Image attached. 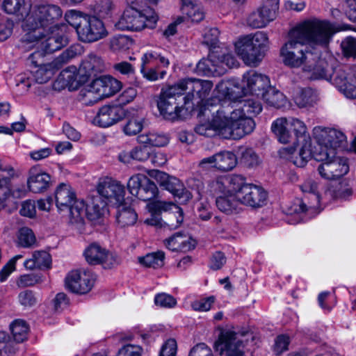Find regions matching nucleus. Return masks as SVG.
Wrapping results in <instances>:
<instances>
[{"label": "nucleus", "instance_id": "11", "mask_svg": "<svg viewBox=\"0 0 356 356\" xmlns=\"http://www.w3.org/2000/svg\"><path fill=\"white\" fill-rule=\"evenodd\" d=\"M170 65L169 60L156 51H148L144 54L141 58L140 73L148 81H155L163 79L165 74V70H159L161 67H168Z\"/></svg>", "mask_w": 356, "mask_h": 356}, {"label": "nucleus", "instance_id": "53", "mask_svg": "<svg viewBox=\"0 0 356 356\" xmlns=\"http://www.w3.org/2000/svg\"><path fill=\"white\" fill-rule=\"evenodd\" d=\"M115 6L111 0H99L94 7V13L102 18L111 15Z\"/></svg>", "mask_w": 356, "mask_h": 356}, {"label": "nucleus", "instance_id": "34", "mask_svg": "<svg viewBox=\"0 0 356 356\" xmlns=\"http://www.w3.org/2000/svg\"><path fill=\"white\" fill-rule=\"evenodd\" d=\"M106 205L108 204L102 200L101 197L94 198L90 204L87 205L85 204L84 213L81 216V219L80 220H74V223L82 225L85 216L90 221H95L99 219L104 214Z\"/></svg>", "mask_w": 356, "mask_h": 356}, {"label": "nucleus", "instance_id": "16", "mask_svg": "<svg viewBox=\"0 0 356 356\" xmlns=\"http://www.w3.org/2000/svg\"><path fill=\"white\" fill-rule=\"evenodd\" d=\"M97 191L107 204L118 206L124 200V187L118 181L110 177L99 180Z\"/></svg>", "mask_w": 356, "mask_h": 356}, {"label": "nucleus", "instance_id": "41", "mask_svg": "<svg viewBox=\"0 0 356 356\" xmlns=\"http://www.w3.org/2000/svg\"><path fill=\"white\" fill-rule=\"evenodd\" d=\"M116 207H118L116 219L121 227L131 226L136 223L138 215L133 209L122 204Z\"/></svg>", "mask_w": 356, "mask_h": 356}, {"label": "nucleus", "instance_id": "25", "mask_svg": "<svg viewBox=\"0 0 356 356\" xmlns=\"http://www.w3.org/2000/svg\"><path fill=\"white\" fill-rule=\"evenodd\" d=\"M74 53L72 49H67L58 58L51 63L44 64L32 71L33 79L40 84L47 83L55 73L56 68H58V64L64 62L65 59L74 57Z\"/></svg>", "mask_w": 356, "mask_h": 356}, {"label": "nucleus", "instance_id": "60", "mask_svg": "<svg viewBox=\"0 0 356 356\" xmlns=\"http://www.w3.org/2000/svg\"><path fill=\"white\" fill-rule=\"evenodd\" d=\"M134 160L144 162L149 159L152 154V149L144 145V146H138L132 149Z\"/></svg>", "mask_w": 356, "mask_h": 356}, {"label": "nucleus", "instance_id": "18", "mask_svg": "<svg viewBox=\"0 0 356 356\" xmlns=\"http://www.w3.org/2000/svg\"><path fill=\"white\" fill-rule=\"evenodd\" d=\"M108 33L104 22L98 17H87L82 26L79 29V40L86 43H92L105 38Z\"/></svg>", "mask_w": 356, "mask_h": 356}, {"label": "nucleus", "instance_id": "44", "mask_svg": "<svg viewBox=\"0 0 356 356\" xmlns=\"http://www.w3.org/2000/svg\"><path fill=\"white\" fill-rule=\"evenodd\" d=\"M181 12L191 22H200L204 18V13L202 9L197 4L192 2L191 0H181Z\"/></svg>", "mask_w": 356, "mask_h": 356}, {"label": "nucleus", "instance_id": "47", "mask_svg": "<svg viewBox=\"0 0 356 356\" xmlns=\"http://www.w3.org/2000/svg\"><path fill=\"white\" fill-rule=\"evenodd\" d=\"M287 120L290 129L293 130L294 134V144L296 142H298L300 139L305 140L309 137V135L307 131V127L304 122L295 118H289Z\"/></svg>", "mask_w": 356, "mask_h": 356}, {"label": "nucleus", "instance_id": "58", "mask_svg": "<svg viewBox=\"0 0 356 356\" xmlns=\"http://www.w3.org/2000/svg\"><path fill=\"white\" fill-rule=\"evenodd\" d=\"M131 40L125 35H118L113 38L111 40V47L113 51H122L129 48Z\"/></svg>", "mask_w": 356, "mask_h": 356}, {"label": "nucleus", "instance_id": "5", "mask_svg": "<svg viewBox=\"0 0 356 356\" xmlns=\"http://www.w3.org/2000/svg\"><path fill=\"white\" fill-rule=\"evenodd\" d=\"M127 3L128 6L115 24L118 29L140 31L155 27L159 17L153 9L147 7L140 10L135 0H127Z\"/></svg>", "mask_w": 356, "mask_h": 356}, {"label": "nucleus", "instance_id": "17", "mask_svg": "<svg viewBox=\"0 0 356 356\" xmlns=\"http://www.w3.org/2000/svg\"><path fill=\"white\" fill-rule=\"evenodd\" d=\"M280 0H263V4L250 14L247 24L253 29H261L275 19Z\"/></svg>", "mask_w": 356, "mask_h": 356}, {"label": "nucleus", "instance_id": "19", "mask_svg": "<svg viewBox=\"0 0 356 356\" xmlns=\"http://www.w3.org/2000/svg\"><path fill=\"white\" fill-rule=\"evenodd\" d=\"M95 278L92 272L86 269L72 270L65 278L67 289L76 293L85 294L89 292L94 284Z\"/></svg>", "mask_w": 356, "mask_h": 356}, {"label": "nucleus", "instance_id": "59", "mask_svg": "<svg viewBox=\"0 0 356 356\" xmlns=\"http://www.w3.org/2000/svg\"><path fill=\"white\" fill-rule=\"evenodd\" d=\"M154 302L156 305L165 308H172L177 305L176 299L165 293L157 294L154 298Z\"/></svg>", "mask_w": 356, "mask_h": 356}, {"label": "nucleus", "instance_id": "14", "mask_svg": "<svg viewBox=\"0 0 356 356\" xmlns=\"http://www.w3.org/2000/svg\"><path fill=\"white\" fill-rule=\"evenodd\" d=\"M314 136L323 152H330L332 149L337 153V149L346 147V136L342 131L335 129L315 127Z\"/></svg>", "mask_w": 356, "mask_h": 356}, {"label": "nucleus", "instance_id": "9", "mask_svg": "<svg viewBox=\"0 0 356 356\" xmlns=\"http://www.w3.org/2000/svg\"><path fill=\"white\" fill-rule=\"evenodd\" d=\"M233 193L241 204L252 208L264 206L267 200V193L262 187L245 183L240 176Z\"/></svg>", "mask_w": 356, "mask_h": 356}, {"label": "nucleus", "instance_id": "4", "mask_svg": "<svg viewBox=\"0 0 356 356\" xmlns=\"http://www.w3.org/2000/svg\"><path fill=\"white\" fill-rule=\"evenodd\" d=\"M223 106L225 111L230 112L227 115L235 132L241 134L238 139L254 131L256 124L252 118L259 115L263 109L261 102L256 99H243L236 108L230 103Z\"/></svg>", "mask_w": 356, "mask_h": 356}, {"label": "nucleus", "instance_id": "40", "mask_svg": "<svg viewBox=\"0 0 356 356\" xmlns=\"http://www.w3.org/2000/svg\"><path fill=\"white\" fill-rule=\"evenodd\" d=\"M51 263L50 254L46 251H35L32 254V258L24 261V266L27 269L35 268H49Z\"/></svg>", "mask_w": 356, "mask_h": 356}, {"label": "nucleus", "instance_id": "2", "mask_svg": "<svg viewBox=\"0 0 356 356\" xmlns=\"http://www.w3.org/2000/svg\"><path fill=\"white\" fill-rule=\"evenodd\" d=\"M62 15L60 8L56 5H35L25 15L22 27L26 34L21 41L20 47L24 49H31L44 35V28L54 20Z\"/></svg>", "mask_w": 356, "mask_h": 356}, {"label": "nucleus", "instance_id": "26", "mask_svg": "<svg viewBox=\"0 0 356 356\" xmlns=\"http://www.w3.org/2000/svg\"><path fill=\"white\" fill-rule=\"evenodd\" d=\"M15 175V170L11 165H0V211L5 207L7 200L12 195L13 180Z\"/></svg>", "mask_w": 356, "mask_h": 356}, {"label": "nucleus", "instance_id": "48", "mask_svg": "<svg viewBox=\"0 0 356 356\" xmlns=\"http://www.w3.org/2000/svg\"><path fill=\"white\" fill-rule=\"evenodd\" d=\"M144 118L138 115H133L127 119L123 131L127 136H135L143 128Z\"/></svg>", "mask_w": 356, "mask_h": 356}, {"label": "nucleus", "instance_id": "23", "mask_svg": "<svg viewBox=\"0 0 356 356\" xmlns=\"http://www.w3.org/2000/svg\"><path fill=\"white\" fill-rule=\"evenodd\" d=\"M216 90L219 100H225L221 106H227L229 103L233 106L232 102L238 101L244 95L242 84L239 85L234 79L220 82L216 86Z\"/></svg>", "mask_w": 356, "mask_h": 356}, {"label": "nucleus", "instance_id": "36", "mask_svg": "<svg viewBox=\"0 0 356 356\" xmlns=\"http://www.w3.org/2000/svg\"><path fill=\"white\" fill-rule=\"evenodd\" d=\"M39 40H42L40 42V47L45 54H51L58 51L68 42L67 37L60 33H52L47 37L43 35L42 38L39 39L36 42L37 44L39 42Z\"/></svg>", "mask_w": 356, "mask_h": 356}, {"label": "nucleus", "instance_id": "3", "mask_svg": "<svg viewBox=\"0 0 356 356\" xmlns=\"http://www.w3.org/2000/svg\"><path fill=\"white\" fill-rule=\"evenodd\" d=\"M212 101L213 100H207L198 115L201 119L202 116L209 117L211 114V120L197 124L195 128V132L199 135L207 137H213L218 135L225 139L238 140L241 134L237 131L235 132L233 128L227 115L230 112L225 111L223 106H220L216 111L212 112L210 108V106H212Z\"/></svg>", "mask_w": 356, "mask_h": 356}, {"label": "nucleus", "instance_id": "8", "mask_svg": "<svg viewBox=\"0 0 356 356\" xmlns=\"http://www.w3.org/2000/svg\"><path fill=\"white\" fill-rule=\"evenodd\" d=\"M55 201L58 210L60 212L68 211L70 222L80 220L84 213L85 202L78 200L72 187L67 184H60L55 191Z\"/></svg>", "mask_w": 356, "mask_h": 356}, {"label": "nucleus", "instance_id": "38", "mask_svg": "<svg viewBox=\"0 0 356 356\" xmlns=\"http://www.w3.org/2000/svg\"><path fill=\"white\" fill-rule=\"evenodd\" d=\"M216 204L218 209L226 214L238 213L241 209L240 202L232 193L217 197Z\"/></svg>", "mask_w": 356, "mask_h": 356}, {"label": "nucleus", "instance_id": "42", "mask_svg": "<svg viewBox=\"0 0 356 356\" xmlns=\"http://www.w3.org/2000/svg\"><path fill=\"white\" fill-rule=\"evenodd\" d=\"M237 163V159L234 153L223 151L216 154V168L221 171L232 170Z\"/></svg>", "mask_w": 356, "mask_h": 356}, {"label": "nucleus", "instance_id": "61", "mask_svg": "<svg viewBox=\"0 0 356 356\" xmlns=\"http://www.w3.org/2000/svg\"><path fill=\"white\" fill-rule=\"evenodd\" d=\"M341 47L346 56H356V38L347 37L341 42Z\"/></svg>", "mask_w": 356, "mask_h": 356}, {"label": "nucleus", "instance_id": "21", "mask_svg": "<svg viewBox=\"0 0 356 356\" xmlns=\"http://www.w3.org/2000/svg\"><path fill=\"white\" fill-rule=\"evenodd\" d=\"M300 189L305 197L300 204V211L311 214L319 213L318 209L324 197L321 198L320 196L318 184L312 179L307 180L300 186Z\"/></svg>", "mask_w": 356, "mask_h": 356}, {"label": "nucleus", "instance_id": "51", "mask_svg": "<svg viewBox=\"0 0 356 356\" xmlns=\"http://www.w3.org/2000/svg\"><path fill=\"white\" fill-rule=\"evenodd\" d=\"M270 106L279 108L284 105L285 97L282 92L271 88L268 89L265 96L261 97Z\"/></svg>", "mask_w": 356, "mask_h": 356}, {"label": "nucleus", "instance_id": "57", "mask_svg": "<svg viewBox=\"0 0 356 356\" xmlns=\"http://www.w3.org/2000/svg\"><path fill=\"white\" fill-rule=\"evenodd\" d=\"M145 177L146 176L144 175L136 174L129 178L127 182V188L132 195L136 197L138 195Z\"/></svg>", "mask_w": 356, "mask_h": 356}, {"label": "nucleus", "instance_id": "28", "mask_svg": "<svg viewBox=\"0 0 356 356\" xmlns=\"http://www.w3.org/2000/svg\"><path fill=\"white\" fill-rule=\"evenodd\" d=\"M124 115L122 108L117 106L105 105L99 110L93 122L99 127H108L118 122Z\"/></svg>", "mask_w": 356, "mask_h": 356}, {"label": "nucleus", "instance_id": "32", "mask_svg": "<svg viewBox=\"0 0 356 356\" xmlns=\"http://www.w3.org/2000/svg\"><path fill=\"white\" fill-rule=\"evenodd\" d=\"M154 177L161 187L168 191L173 195L181 197L184 194V185L177 177L159 170L155 171Z\"/></svg>", "mask_w": 356, "mask_h": 356}, {"label": "nucleus", "instance_id": "56", "mask_svg": "<svg viewBox=\"0 0 356 356\" xmlns=\"http://www.w3.org/2000/svg\"><path fill=\"white\" fill-rule=\"evenodd\" d=\"M65 18L67 22L76 29L77 34L79 29L82 26L83 23L87 19L86 17L82 16L79 12L73 10L67 12Z\"/></svg>", "mask_w": 356, "mask_h": 356}, {"label": "nucleus", "instance_id": "30", "mask_svg": "<svg viewBox=\"0 0 356 356\" xmlns=\"http://www.w3.org/2000/svg\"><path fill=\"white\" fill-rule=\"evenodd\" d=\"M238 180V176H220L210 181L207 192L212 196L218 197L233 193L234 188Z\"/></svg>", "mask_w": 356, "mask_h": 356}, {"label": "nucleus", "instance_id": "52", "mask_svg": "<svg viewBox=\"0 0 356 356\" xmlns=\"http://www.w3.org/2000/svg\"><path fill=\"white\" fill-rule=\"evenodd\" d=\"M218 68L223 70V74L226 72L227 68L237 67L239 63L236 57L231 53H219L218 51Z\"/></svg>", "mask_w": 356, "mask_h": 356}, {"label": "nucleus", "instance_id": "6", "mask_svg": "<svg viewBox=\"0 0 356 356\" xmlns=\"http://www.w3.org/2000/svg\"><path fill=\"white\" fill-rule=\"evenodd\" d=\"M268 43L267 34L257 31L241 38L235 43V51L246 65L257 67L265 56Z\"/></svg>", "mask_w": 356, "mask_h": 356}, {"label": "nucleus", "instance_id": "10", "mask_svg": "<svg viewBox=\"0 0 356 356\" xmlns=\"http://www.w3.org/2000/svg\"><path fill=\"white\" fill-rule=\"evenodd\" d=\"M184 95L179 83L163 89L157 102L158 108L164 118L175 120L180 118L184 109L177 105V97Z\"/></svg>", "mask_w": 356, "mask_h": 356}, {"label": "nucleus", "instance_id": "27", "mask_svg": "<svg viewBox=\"0 0 356 356\" xmlns=\"http://www.w3.org/2000/svg\"><path fill=\"white\" fill-rule=\"evenodd\" d=\"M51 183V176L39 167L33 166L29 170L27 184L31 192L42 193L49 188Z\"/></svg>", "mask_w": 356, "mask_h": 356}, {"label": "nucleus", "instance_id": "37", "mask_svg": "<svg viewBox=\"0 0 356 356\" xmlns=\"http://www.w3.org/2000/svg\"><path fill=\"white\" fill-rule=\"evenodd\" d=\"M286 118H280L275 120L271 125L272 131L281 143H288L293 141L294 137L291 132L290 126Z\"/></svg>", "mask_w": 356, "mask_h": 356}, {"label": "nucleus", "instance_id": "29", "mask_svg": "<svg viewBox=\"0 0 356 356\" xmlns=\"http://www.w3.org/2000/svg\"><path fill=\"white\" fill-rule=\"evenodd\" d=\"M302 140L303 144L300 149L299 156L296 157L293 161L295 165L300 168L304 167L311 158H314L316 161H321L327 158L329 154L325 152H323L318 145L314 147V150L312 149L311 140L309 137L305 140Z\"/></svg>", "mask_w": 356, "mask_h": 356}, {"label": "nucleus", "instance_id": "22", "mask_svg": "<svg viewBox=\"0 0 356 356\" xmlns=\"http://www.w3.org/2000/svg\"><path fill=\"white\" fill-rule=\"evenodd\" d=\"M243 336L232 330H227L221 332L219 337L220 349L227 356H243L244 353Z\"/></svg>", "mask_w": 356, "mask_h": 356}, {"label": "nucleus", "instance_id": "1", "mask_svg": "<svg viewBox=\"0 0 356 356\" xmlns=\"http://www.w3.org/2000/svg\"><path fill=\"white\" fill-rule=\"evenodd\" d=\"M338 31L327 20L314 19L299 24L289 31L288 40L280 49L284 64L293 68L302 67L311 79L326 77L323 71L326 60L321 58L318 51L309 50L305 44L325 48Z\"/></svg>", "mask_w": 356, "mask_h": 356}, {"label": "nucleus", "instance_id": "39", "mask_svg": "<svg viewBox=\"0 0 356 356\" xmlns=\"http://www.w3.org/2000/svg\"><path fill=\"white\" fill-rule=\"evenodd\" d=\"M26 0H3L2 10L8 15L23 18L30 10Z\"/></svg>", "mask_w": 356, "mask_h": 356}, {"label": "nucleus", "instance_id": "7", "mask_svg": "<svg viewBox=\"0 0 356 356\" xmlns=\"http://www.w3.org/2000/svg\"><path fill=\"white\" fill-rule=\"evenodd\" d=\"M323 71L326 77H319L318 79L330 81L347 98H356V66L339 67L331 73L326 61V67Z\"/></svg>", "mask_w": 356, "mask_h": 356}, {"label": "nucleus", "instance_id": "35", "mask_svg": "<svg viewBox=\"0 0 356 356\" xmlns=\"http://www.w3.org/2000/svg\"><path fill=\"white\" fill-rule=\"evenodd\" d=\"M104 65L102 60L99 56L90 54L81 63L79 67V73L82 76H92L104 71Z\"/></svg>", "mask_w": 356, "mask_h": 356}, {"label": "nucleus", "instance_id": "15", "mask_svg": "<svg viewBox=\"0 0 356 356\" xmlns=\"http://www.w3.org/2000/svg\"><path fill=\"white\" fill-rule=\"evenodd\" d=\"M241 84L244 95H251L259 98L265 96L270 88V82L266 75L250 70L243 74Z\"/></svg>", "mask_w": 356, "mask_h": 356}, {"label": "nucleus", "instance_id": "13", "mask_svg": "<svg viewBox=\"0 0 356 356\" xmlns=\"http://www.w3.org/2000/svg\"><path fill=\"white\" fill-rule=\"evenodd\" d=\"M325 152L329 154L327 158L321 160L322 163L318 167V173L323 178L338 179L348 172L349 165L346 159L336 156V152L332 149Z\"/></svg>", "mask_w": 356, "mask_h": 356}, {"label": "nucleus", "instance_id": "55", "mask_svg": "<svg viewBox=\"0 0 356 356\" xmlns=\"http://www.w3.org/2000/svg\"><path fill=\"white\" fill-rule=\"evenodd\" d=\"M18 241L22 247L29 248L35 243V236L31 229L22 227L19 231Z\"/></svg>", "mask_w": 356, "mask_h": 356}, {"label": "nucleus", "instance_id": "33", "mask_svg": "<svg viewBox=\"0 0 356 356\" xmlns=\"http://www.w3.org/2000/svg\"><path fill=\"white\" fill-rule=\"evenodd\" d=\"M218 51H212L207 58H203L198 62L195 71L200 75L220 76L223 74V70L218 68Z\"/></svg>", "mask_w": 356, "mask_h": 356}, {"label": "nucleus", "instance_id": "20", "mask_svg": "<svg viewBox=\"0 0 356 356\" xmlns=\"http://www.w3.org/2000/svg\"><path fill=\"white\" fill-rule=\"evenodd\" d=\"M183 93L186 95L184 97L185 103H188L196 96L203 101L209 95L213 88V83L207 80L197 79H186L178 82Z\"/></svg>", "mask_w": 356, "mask_h": 356}, {"label": "nucleus", "instance_id": "63", "mask_svg": "<svg viewBox=\"0 0 356 356\" xmlns=\"http://www.w3.org/2000/svg\"><path fill=\"white\" fill-rule=\"evenodd\" d=\"M177 341L174 339H168L162 346L159 356H176Z\"/></svg>", "mask_w": 356, "mask_h": 356}, {"label": "nucleus", "instance_id": "64", "mask_svg": "<svg viewBox=\"0 0 356 356\" xmlns=\"http://www.w3.org/2000/svg\"><path fill=\"white\" fill-rule=\"evenodd\" d=\"M141 352L140 346L128 344L122 347L116 356H141Z\"/></svg>", "mask_w": 356, "mask_h": 356}, {"label": "nucleus", "instance_id": "45", "mask_svg": "<svg viewBox=\"0 0 356 356\" xmlns=\"http://www.w3.org/2000/svg\"><path fill=\"white\" fill-rule=\"evenodd\" d=\"M294 102L299 108H306L313 106L316 97L312 88L301 89L294 96Z\"/></svg>", "mask_w": 356, "mask_h": 356}, {"label": "nucleus", "instance_id": "62", "mask_svg": "<svg viewBox=\"0 0 356 356\" xmlns=\"http://www.w3.org/2000/svg\"><path fill=\"white\" fill-rule=\"evenodd\" d=\"M41 280L40 276L35 273H29L21 275L17 282V284L19 287H27L35 285L38 283Z\"/></svg>", "mask_w": 356, "mask_h": 356}, {"label": "nucleus", "instance_id": "31", "mask_svg": "<svg viewBox=\"0 0 356 356\" xmlns=\"http://www.w3.org/2000/svg\"><path fill=\"white\" fill-rule=\"evenodd\" d=\"M164 244L171 251L187 252L195 247L196 241L184 233L177 232L166 238Z\"/></svg>", "mask_w": 356, "mask_h": 356}, {"label": "nucleus", "instance_id": "24", "mask_svg": "<svg viewBox=\"0 0 356 356\" xmlns=\"http://www.w3.org/2000/svg\"><path fill=\"white\" fill-rule=\"evenodd\" d=\"M84 256L90 264H102L105 268H110L116 263L115 257L97 243L90 244L85 250Z\"/></svg>", "mask_w": 356, "mask_h": 356}, {"label": "nucleus", "instance_id": "46", "mask_svg": "<svg viewBox=\"0 0 356 356\" xmlns=\"http://www.w3.org/2000/svg\"><path fill=\"white\" fill-rule=\"evenodd\" d=\"M158 194L156 185L147 177L144 179L143 184L136 197L143 201H149L154 199Z\"/></svg>", "mask_w": 356, "mask_h": 356}, {"label": "nucleus", "instance_id": "43", "mask_svg": "<svg viewBox=\"0 0 356 356\" xmlns=\"http://www.w3.org/2000/svg\"><path fill=\"white\" fill-rule=\"evenodd\" d=\"M137 140L140 144L156 147L165 146L169 142L168 137L166 135L155 132L140 134L138 136Z\"/></svg>", "mask_w": 356, "mask_h": 356}, {"label": "nucleus", "instance_id": "49", "mask_svg": "<svg viewBox=\"0 0 356 356\" xmlns=\"http://www.w3.org/2000/svg\"><path fill=\"white\" fill-rule=\"evenodd\" d=\"M165 254L162 251H158L146 254L145 257L139 259V261L143 265L157 268L163 266Z\"/></svg>", "mask_w": 356, "mask_h": 356}, {"label": "nucleus", "instance_id": "12", "mask_svg": "<svg viewBox=\"0 0 356 356\" xmlns=\"http://www.w3.org/2000/svg\"><path fill=\"white\" fill-rule=\"evenodd\" d=\"M122 88V83L111 76H102L88 86L85 96L94 102L114 95Z\"/></svg>", "mask_w": 356, "mask_h": 356}, {"label": "nucleus", "instance_id": "54", "mask_svg": "<svg viewBox=\"0 0 356 356\" xmlns=\"http://www.w3.org/2000/svg\"><path fill=\"white\" fill-rule=\"evenodd\" d=\"M18 301L19 304L25 309H29L36 305L38 298L35 293L31 290H24L18 295Z\"/></svg>", "mask_w": 356, "mask_h": 356}, {"label": "nucleus", "instance_id": "50", "mask_svg": "<svg viewBox=\"0 0 356 356\" xmlns=\"http://www.w3.org/2000/svg\"><path fill=\"white\" fill-rule=\"evenodd\" d=\"M10 330L14 340L20 343L26 339L29 327L24 321L17 319L10 325Z\"/></svg>", "mask_w": 356, "mask_h": 356}]
</instances>
